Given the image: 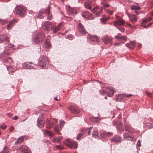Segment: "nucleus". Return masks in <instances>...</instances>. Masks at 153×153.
<instances>
[{
    "instance_id": "obj_1",
    "label": "nucleus",
    "mask_w": 153,
    "mask_h": 153,
    "mask_svg": "<svg viewBox=\"0 0 153 153\" xmlns=\"http://www.w3.org/2000/svg\"><path fill=\"white\" fill-rule=\"evenodd\" d=\"M38 62L39 65L40 66L41 68L42 69L45 68L49 64V62L47 57L44 55L40 56Z\"/></svg>"
},
{
    "instance_id": "obj_2",
    "label": "nucleus",
    "mask_w": 153,
    "mask_h": 153,
    "mask_svg": "<svg viewBox=\"0 0 153 153\" xmlns=\"http://www.w3.org/2000/svg\"><path fill=\"white\" fill-rule=\"evenodd\" d=\"M44 38L45 34L43 32L38 33L34 36L33 41L35 43L39 44L42 42Z\"/></svg>"
},
{
    "instance_id": "obj_3",
    "label": "nucleus",
    "mask_w": 153,
    "mask_h": 153,
    "mask_svg": "<svg viewBox=\"0 0 153 153\" xmlns=\"http://www.w3.org/2000/svg\"><path fill=\"white\" fill-rule=\"evenodd\" d=\"M16 13L20 16H24L26 14V9L25 7L22 5H19L16 7Z\"/></svg>"
},
{
    "instance_id": "obj_4",
    "label": "nucleus",
    "mask_w": 153,
    "mask_h": 153,
    "mask_svg": "<svg viewBox=\"0 0 153 153\" xmlns=\"http://www.w3.org/2000/svg\"><path fill=\"white\" fill-rule=\"evenodd\" d=\"M43 117V114H41L37 120V126L40 128L44 126V120Z\"/></svg>"
},
{
    "instance_id": "obj_5",
    "label": "nucleus",
    "mask_w": 153,
    "mask_h": 153,
    "mask_svg": "<svg viewBox=\"0 0 153 153\" xmlns=\"http://www.w3.org/2000/svg\"><path fill=\"white\" fill-rule=\"evenodd\" d=\"M65 144L71 149H75L77 147V143L75 142H70L69 139H66V142L65 143Z\"/></svg>"
},
{
    "instance_id": "obj_6",
    "label": "nucleus",
    "mask_w": 153,
    "mask_h": 153,
    "mask_svg": "<svg viewBox=\"0 0 153 153\" xmlns=\"http://www.w3.org/2000/svg\"><path fill=\"white\" fill-rule=\"evenodd\" d=\"M52 24L49 22H45L43 24L42 27L46 31H49L52 29Z\"/></svg>"
},
{
    "instance_id": "obj_7",
    "label": "nucleus",
    "mask_w": 153,
    "mask_h": 153,
    "mask_svg": "<svg viewBox=\"0 0 153 153\" xmlns=\"http://www.w3.org/2000/svg\"><path fill=\"white\" fill-rule=\"evenodd\" d=\"M91 11L94 13V15L97 17H98L100 16L101 14L102 10L101 8L99 9L98 7H94Z\"/></svg>"
},
{
    "instance_id": "obj_8",
    "label": "nucleus",
    "mask_w": 153,
    "mask_h": 153,
    "mask_svg": "<svg viewBox=\"0 0 153 153\" xmlns=\"http://www.w3.org/2000/svg\"><path fill=\"white\" fill-rule=\"evenodd\" d=\"M87 38L88 41L89 42H97L99 40L98 37L95 35L92 36L90 34H89L87 36Z\"/></svg>"
},
{
    "instance_id": "obj_9",
    "label": "nucleus",
    "mask_w": 153,
    "mask_h": 153,
    "mask_svg": "<svg viewBox=\"0 0 153 153\" xmlns=\"http://www.w3.org/2000/svg\"><path fill=\"white\" fill-rule=\"evenodd\" d=\"M125 23L124 21L120 19L114 21L113 23V25L117 27L118 26L123 25Z\"/></svg>"
},
{
    "instance_id": "obj_10",
    "label": "nucleus",
    "mask_w": 153,
    "mask_h": 153,
    "mask_svg": "<svg viewBox=\"0 0 153 153\" xmlns=\"http://www.w3.org/2000/svg\"><path fill=\"white\" fill-rule=\"evenodd\" d=\"M49 6H48V8H47L46 10H41L40 11V12L42 14H45V13H47L48 16V19L49 20H50L52 19V16L50 14V11H49Z\"/></svg>"
},
{
    "instance_id": "obj_11",
    "label": "nucleus",
    "mask_w": 153,
    "mask_h": 153,
    "mask_svg": "<svg viewBox=\"0 0 153 153\" xmlns=\"http://www.w3.org/2000/svg\"><path fill=\"white\" fill-rule=\"evenodd\" d=\"M5 41L7 42H9L8 37L5 34L0 35V43H2Z\"/></svg>"
},
{
    "instance_id": "obj_12",
    "label": "nucleus",
    "mask_w": 153,
    "mask_h": 153,
    "mask_svg": "<svg viewBox=\"0 0 153 153\" xmlns=\"http://www.w3.org/2000/svg\"><path fill=\"white\" fill-rule=\"evenodd\" d=\"M111 141L115 143H120L121 140L120 137L118 135H114L111 139Z\"/></svg>"
},
{
    "instance_id": "obj_13",
    "label": "nucleus",
    "mask_w": 153,
    "mask_h": 153,
    "mask_svg": "<svg viewBox=\"0 0 153 153\" xmlns=\"http://www.w3.org/2000/svg\"><path fill=\"white\" fill-rule=\"evenodd\" d=\"M22 153H30L28 147L26 146H22L19 149Z\"/></svg>"
},
{
    "instance_id": "obj_14",
    "label": "nucleus",
    "mask_w": 153,
    "mask_h": 153,
    "mask_svg": "<svg viewBox=\"0 0 153 153\" xmlns=\"http://www.w3.org/2000/svg\"><path fill=\"white\" fill-rule=\"evenodd\" d=\"M43 134L47 135L51 138L54 135V134L53 132H51L49 131L44 129H42Z\"/></svg>"
},
{
    "instance_id": "obj_15",
    "label": "nucleus",
    "mask_w": 153,
    "mask_h": 153,
    "mask_svg": "<svg viewBox=\"0 0 153 153\" xmlns=\"http://www.w3.org/2000/svg\"><path fill=\"white\" fill-rule=\"evenodd\" d=\"M112 133L111 132H103L101 133L99 138L109 137L112 135Z\"/></svg>"
},
{
    "instance_id": "obj_16",
    "label": "nucleus",
    "mask_w": 153,
    "mask_h": 153,
    "mask_svg": "<svg viewBox=\"0 0 153 153\" xmlns=\"http://www.w3.org/2000/svg\"><path fill=\"white\" fill-rule=\"evenodd\" d=\"M70 110L71 113L74 114L78 113L80 112L79 109L78 107L74 106H71Z\"/></svg>"
},
{
    "instance_id": "obj_17",
    "label": "nucleus",
    "mask_w": 153,
    "mask_h": 153,
    "mask_svg": "<svg viewBox=\"0 0 153 153\" xmlns=\"http://www.w3.org/2000/svg\"><path fill=\"white\" fill-rule=\"evenodd\" d=\"M78 28L79 31L81 33L83 34L86 33V30L82 24L80 23L78 24Z\"/></svg>"
},
{
    "instance_id": "obj_18",
    "label": "nucleus",
    "mask_w": 153,
    "mask_h": 153,
    "mask_svg": "<svg viewBox=\"0 0 153 153\" xmlns=\"http://www.w3.org/2000/svg\"><path fill=\"white\" fill-rule=\"evenodd\" d=\"M22 67L25 69H35L34 67L30 65L27 62L24 63L22 65Z\"/></svg>"
},
{
    "instance_id": "obj_19",
    "label": "nucleus",
    "mask_w": 153,
    "mask_h": 153,
    "mask_svg": "<svg viewBox=\"0 0 153 153\" xmlns=\"http://www.w3.org/2000/svg\"><path fill=\"white\" fill-rule=\"evenodd\" d=\"M128 17L130 21L133 22H135L137 19V16L134 14H128Z\"/></svg>"
},
{
    "instance_id": "obj_20",
    "label": "nucleus",
    "mask_w": 153,
    "mask_h": 153,
    "mask_svg": "<svg viewBox=\"0 0 153 153\" xmlns=\"http://www.w3.org/2000/svg\"><path fill=\"white\" fill-rule=\"evenodd\" d=\"M17 22V20L16 19L12 20L7 25V29L8 30H10L11 27L15 24L16 22Z\"/></svg>"
},
{
    "instance_id": "obj_21",
    "label": "nucleus",
    "mask_w": 153,
    "mask_h": 153,
    "mask_svg": "<svg viewBox=\"0 0 153 153\" xmlns=\"http://www.w3.org/2000/svg\"><path fill=\"white\" fill-rule=\"evenodd\" d=\"M123 137L124 139L126 140H133L134 139L132 137L130 136L128 133H125L123 134Z\"/></svg>"
},
{
    "instance_id": "obj_22",
    "label": "nucleus",
    "mask_w": 153,
    "mask_h": 153,
    "mask_svg": "<svg viewBox=\"0 0 153 153\" xmlns=\"http://www.w3.org/2000/svg\"><path fill=\"white\" fill-rule=\"evenodd\" d=\"M126 46L129 49H133L135 48V43L134 41H132L129 43L126 44Z\"/></svg>"
},
{
    "instance_id": "obj_23",
    "label": "nucleus",
    "mask_w": 153,
    "mask_h": 153,
    "mask_svg": "<svg viewBox=\"0 0 153 153\" xmlns=\"http://www.w3.org/2000/svg\"><path fill=\"white\" fill-rule=\"evenodd\" d=\"M84 5L85 7L89 10H91V3L90 1H87L85 2L84 3Z\"/></svg>"
},
{
    "instance_id": "obj_24",
    "label": "nucleus",
    "mask_w": 153,
    "mask_h": 153,
    "mask_svg": "<svg viewBox=\"0 0 153 153\" xmlns=\"http://www.w3.org/2000/svg\"><path fill=\"white\" fill-rule=\"evenodd\" d=\"M46 124L47 126V128H51L53 125V123H51L48 119H47L46 120Z\"/></svg>"
},
{
    "instance_id": "obj_25",
    "label": "nucleus",
    "mask_w": 153,
    "mask_h": 153,
    "mask_svg": "<svg viewBox=\"0 0 153 153\" xmlns=\"http://www.w3.org/2000/svg\"><path fill=\"white\" fill-rule=\"evenodd\" d=\"M102 40L104 44H107L110 42L111 40V39L108 37L105 36L102 38Z\"/></svg>"
},
{
    "instance_id": "obj_26",
    "label": "nucleus",
    "mask_w": 153,
    "mask_h": 153,
    "mask_svg": "<svg viewBox=\"0 0 153 153\" xmlns=\"http://www.w3.org/2000/svg\"><path fill=\"white\" fill-rule=\"evenodd\" d=\"M67 11H68L70 14L73 15L76 14L77 13L74 8L70 7H68Z\"/></svg>"
},
{
    "instance_id": "obj_27",
    "label": "nucleus",
    "mask_w": 153,
    "mask_h": 153,
    "mask_svg": "<svg viewBox=\"0 0 153 153\" xmlns=\"http://www.w3.org/2000/svg\"><path fill=\"white\" fill-rule=\"evenodd\" d=\"M125 130L126 131H128L131 132H133V130L130 125H125Z\"/></svg>"
},
{
    "instance_id": "obj_28",
    "label": "nucleus",
    "mask_w": 153,
    "mask_h": 153,
    "mask_svg": "<svg viewBox=\"0 0 153 153\" xmlns=\"http://www.w3.org/2000/svg\"><path fill=\"white\" fill-rule=\"evenodd\" d=\"M62 24H59L58 25L57 27H52V29L53 30L54 33H56L57 31L60 30V26Z\"/></svg>"
},
{
    "instance_id": "obj_29",
    "label": "nucleus",
    "mask_w": 153,
    "mask_h": 153,
    "mask_svg": "<svg viewBox=\"0 0 153 153\" xmlns=\"http://www.w3.org/2000/svg\"><path fill=\"white\" fill-rule=\"evenodd\" d=\"M62 139V137H56L54 138L53 140V142H54L59 143Z\"/></svg>"
},
{
    "instance_id": "obj_30",
    "label": "nucleus",
    "mask_w": 153,
    "mask_h": 153,
    "mask_svg": "<svg viewBox=\"0 0 153 153\" xmlns=\"http://www.w3.org/2000/svg\"><path fill=\"white\" fill-rule=\"evenodd\" d=\"M131 8L133 10H139L141 9V8L137 5H132L131 6Z\"/></svg>"
},
{
    "instance_id": "obj_31",
    "label": "nucleus",
    "mask_w": 153,
    "mask_h": 153,
    "mask_svg": "<svg viewBox=\"0 0 153 153\" xmlns=\"http://www.w3.org/2000/svg\"><path fill=\"white\" fill-rule=\"evenodd\" d=\"M0 153H10L9 150L7 147L5 146Z\"/></svg>"
},
{
    "instance_id": "obj_32",
    "label": "nucleus",
    "mask_w": 153,
    "mask_h": 153,
    "mask_svg": "<svg viewBox=\"0 0 153 153\" xmlns=\"http://www.w3.org/2000/svg\"><path fill=\"white\" fill-rule=\"evenodd\" d=\"M3 61L5 63H11L12 62L11 59L10 57H7L3 60Z\"/></svg>"
},
{
    "instance_id": "obj_33",
    "label": "nucleus",
    "mask_w": 153,
    "mask_h": 153,
    "mask_svg": "<svg viewBox=\"0 0 153 153\" xmlns=\"http://www.w3.org/2000/svg\"><path fill=\"white\" fill-rule=\"evenodd\" d=\"M24 139L22 137H21L19 138L16 141L15 143L16 144H20L22 143V141Z\"/></svg>"
},
{
    "instance_id": "obj_34",
    "label": "nucleus",
    "mask_w": 153,
    "mask_h": 153,
    "mask_svg": "<svg viewBox=\"0 0 153 153\" xmlns=\"http://www.w3.org/2000/svg\"><path fill=\"white\" fill-rule=\"evenodd\" d=\"M89 14V12L88 11H84L81 13L82 16L84 18L86 19L88 15Z\"/></svg>"
},
{
    "instance_id": "obj_35",
    "label": "nucleus",
    "mask_w": 153,
    "mask_h": 153,
    "mask_svg": "<svg viewBox=\"0 0 153 153\" xmlns=\"http://www.w3.org/2000/svg\"><path fill=\"white\" fill-rule=\"evenodd\" d=\"M92 137L96 138H98L99 137L98 136V133L97 131H94L93 132Z\"/></svg>"
},
{
    "instance_id": "obj_36",
    "label": "nucleus",
    "mask_w": 153,
    "mask_h": 153,
    "mask_svg": "<svg viewBox=\"0 0 153 153\" xmlns=\"http://www.w3.org/2000/svg\"><path fill=\"white\" fill-rule=\"evenodd\" d=\"M51 45L50 43V41L48 39H47L45 43V47L47 48H49Z\"/></svg>"
},
{
    "instance_id": "obj_37",
    "label": "nucleus",
    "mask_w": 153,
    "mask_h": 153,
    "mask_svg": "<svg viewBox=\"0 0 153 153\" xmlns=\"http://www.w3.org/2000/svg\"><path fill=\"white\" fill-rule=\"evenodd\" d=\"M61 129V127L58 124L57 125H56L54 128V130L56 132L59 131Z\"/></svg>"
},
{
    "instance_id": "obj_38",
    "label": "nucleus",
    "mask_w": 153,
    "mask_h": 153,
    "mask_svg": "<svg viewBox=\"0 0 153 153\" xmlns=\"http://www.w3.org/2000/svg\"><path fill=\"white\" fill-rule=\"evenodd\" d=\"M110 92H111V94H109L108 95V96H110V97L111 96H112L113 95V94H114V88H111V89H110Z\"/></svg>"
},
{
    "instance_id": "obj_39",
    "label": "nucleus",
    "mask_w": 153,
    "mask_h": 153,
    "mask_svg": "<svg viewBox=\"0 0 153 153\" xmlns=\"http://www.w3.org/2000/svg\"><path fill=\"white\" fill-rule=\"evenodd\" d=\"M151 19L152 18L151 17L147 18L143 20V23H145L151 20Z\"/></svg>"
},
{
    "instance_id": "obj_40",
    "label": "nucleus",
    "mask_w": 153,
    "mask_h": 153,
    "mask_svg": "<svg viewBox=\"0 0 153 153\" xmlns=\"http://www.w3.org/2000/svg\"><path fill=\"white\" fill-rule=\"evenodd\" d=\"M93 15L89 13V14L88 15V16H87L86 19H93Z\"/></svg>"
},
{
    "instance_id": "obj_41",
    "label": "nucleus",
    "mask_w": 153,
    "mask_h": 153,
    "mask_svg": "<svg viewBox=\"0 0 153 153\" xmlns=\"http://www.w3.org/2000/svg\"><path fill=\"white\" fill-rule=\"evenodd\" d=\"M109 6V4H104L103 6L101 8V9H102V10L103 9L105 10V8L108 7Z\"/></svg>"
},
{
    "instance_id": "obj_42",
    "label": "nucleus",
    "mask_w": 153,
    "mask_h": 153,
    "mask_svg": "<svg viewBox=\"0 0 153 153\" xmlns=\"http://www.w3.org/2000/svg\"><path fill=\"white\" fill-rule=\"evenodd\" d=\"M83 133H80L76 137V139L78 140H80L81 139V136L83 135Z\"/></svg>"
},
{
    "instance_id": "obj_43",
    "label": "nucleus",
    "mask_w": 153,
    "mask_h": 153,
    "mask_svg": "<svg viewBox=\"0 0 153 153\" xmlns=\"http://www.w3.org/2000/svg\"><path fill=\"white\" fill-rule=\"evenodd\" d=\"M118 97H117L116 99L117 101H120L122 98L123 96L121 94H119L118 95Z\"/></svg>"
},
{
    "instance_id": "obj_44",
    "label": "nucleus",
    "mask_w": 153,
    "mask_h": 153,
    "mask_svg": "<svg viewBox=\"0 0 153 153\" xmlns=\"http://www.w3.org/2000/svg\"><path fill=\"white\" fill-rule=\"evenodd\" d=\"M66 38H68L69 39H73L74 37L71 34L68 35L66 36Z\"/></svg>"
},
{
    "instance_id": "obj_45",
    "label": "nucleus",
    "mask_w": 153,
    "mask_h": 153,
    "mask_svg": "<svg viewBox=\"0 0 153 153\" xmlns=\"http://www.w3.org/2000/svg\"><path fill=\"white\" fill-rule=\"evenodd\" d=\"M141 144L140 142V140H138L137 142V148L140 147L141 146Z\"/></svg>"
},
{
    "instance_id": "obj_46",
    "label": "nucleus",
    "mask_w": 153,
    "mask_h": 153,
    "mask_svg": "<svg viewBox=\"0 0 153 153\" xmlns=\"http://www.w3.org/2000/svg\"><path fill=\"white\" fill-rule=\"evenodd\" d=\"M114 46H119L121 45V42H116L114 43L113 44Z\"/></svg>"
},
{
    "instance_id": "obj_47",
    "label": "nucleus",
    "mask_w": 153,
    "mask_h": 153,
    "mask_svg": "<svg viewBox=\"0 0 153 153\" xmlns=\"http://www.w3.org/2000/svg\"><path fill=\"white\" fill-rule=\"evenodd\" d=\"M127 37L125 36H121L120 40H125L127 39Z\"/></svg>"
},
{
    "instance_id": "obj_48",
    "label": "nucleus",
    "mask_w": 153,
    "mask_h": 153,
    "mask_svg": "<svg viewBox=\"0 0 153 153\" xmlns=\"http://www.w3.org/2000/svg\"><path fill=\"white\" fill-rule=\"evenodd\" d=\"M117 28L122 32H124L125 31V29L123 27L120 28L118 27H117Z\"/></svg>"
},
{
    "instance_id": "obj_49",
    "label": "nucleus",
    "mask_w": 153,
    "mask_h": 153,
    "mask_svg": "<svg viewBox=\"0 0 153 153\" xmlns=\"http://www.w3.org/2000/svg\"><path fill=\"white\" fill-rule=\"evenodd\" d=\"M6 127L7 126L4 124H3L1 125V128L3 129H5Z\"/></svg>"
},
{
    "instance_id": "obj_50",
    "label": "nucleus",
    "mask_w": 153,
    "mask_h": 153,
    "mask_svg": "<svg viewBox=\"0 0 153 153\" xmlns=\"http://www.w3.org/2000/svg\"><path fill=\"white\" fill-rule=\"evenodd\" d=\"M14 46V45L12 44H9L8 45V48L10 49L11 48H12Z\"/></svg>"
},
{
    "instance_id": "obj_51",
    "label": "nucleus",
    "mask_w": 153,
    "mask_h": 153,
    "mask_svg": "<svg viewBox=\"0 0 153 153\" xmlns=\"http://www.w3.org/2000/svg\"><path fill=\"white\" fill-rule=\"evenodd\" d=\"M146 125L147 126H149V128H153V124H150L149 123H147Z\"/></svg>"
},
{
    "instance_id": "obj_52",
    "label": "nucleus",
    "mask_w": 153,
    "mask_h": 153,
    "mask_svg": "<svg viewBox=\"0 0 153 153\" xmlns=\"http://www.w3.org/2000/svg\"><path fill=\"white\" fill-rule=\"evenodd\" d=\"M56 147L57 149H63V147L60 145H57L56 146Z\"/></svg>"
},
{
    "instance_id": "obj_53",
    "label": "nucleus",
    "mask_w": 153,
    "mask_h": 153,
    "mask_svg": "<svg viewBox=\"0 0 153 153\" xmlns=\"http://www.w3.org/2000/svg\"><path fill=\"white\" fill-rule=\"evenodd\" d=\"M38 17L40 19H42L43 17V16H42L40 13H39L38 14Z\"/></svg>"
},
{
    "instance_id": "obj_54",
    "label": "nucleus",
    "mask_w": 153,
    "mask_h": 153,
    "mask_svg": "<svg viewBox=\"0 0 153 153\" xmlns=\"http://www.w3.org/2000/svg\"><path fill=\"white\" fill-rule=\"evenodd\" d=\"M7 68L8 71H11L12 70V67L11 66L8 67L7 66Z\"/></svg>"
},
{
    "instance_id": "obj_55",
    "label": "nucleus",
    "mask_w": 153,
    "mask_h": 153,
    "mask_svg": "<svg viewBox=\"0 0 153 153\" xmlns=\"http://www.w3.org/2000/svg\"><path fill=\"white\" fill-rule=\"evenodd\" d=\"M107 11L110 15H112V14L113 12L112 11L110 10H107Z\"/></svg>"
},
{
    "instance_id": "obj_56",
    "label": "nucleus",
    "mask_w": 153,
    "mask_h": 153,
    "mask_svg": "<svg viewBox=\"0 0 153 153\" xmlns=\"http://www.w3.org/2000/svg\"><path fill=\"white\" fill-rule=\"evenodd\" d=\"M0 22H1L2 24H4V23H6L7 22V21L6 20H1V19H0Z\"/></svg>"
},
{
    "instance_id": "obj_57",
    "label": "nucleus",
    "mask_w": 153,
    "mask_h": 153,
    "mask_svg": "<svg viewBox=\"0 0 153 153\" xmlns=\"http://www.w3.org/2000/svg\"><path fill=\"white\" fill-rule=\"evenodd\" d=\"M114 125H120L121 123L119 121H116L114 122Z\"/></svg>"
},
{
    "instance_id": "obj_58",
    "label": "nucleus",
    "mask_w": 153,
    "mask_h": 153,
    "mask_svg": "<svg viewBox=\"0 0 153 153\" xmlns=\"http://www.w3.org/2000/svg\"><path fill=\"white\" fill-rule=\"evenodd\" d=\"M64 122H63L60 121V126L61 127L64 126Z\"/></svg>"
},
{
    "instance_id": "obj_59",
    "label": "nucleus",
    "mask_w": 153,
    "mask_h": 153,
    "mask_svg": "<svg viewBox=\"0 0 153 153\" xmlns=\"http://www.w3.org/2000/svg\"><path fill=\"white\" fill-rule=\"evenodd\" d=\"M114 37L115 38H117V39H118L119 40H120V38H121V36H118V35H117V36H114Z\"/></svg>"
},
{
    "instance_id": "obj_60",
    "label": "nucleus",
    "mask_w": 153,
    "mask_h": 153,
    "mask_svg": "<svg viewBox=\"0 0 153 153\" xmlns=\"http://www.w3.org/2000/svg\"><path fill=\"white\" fill-rule=\"evenodd\" d=\"M134 12L136 13V14L137 15H138L139 14H140V13H141V11H136V10H135L134 11Z\"/></svg>"
},
{
    "instance_id": "obj_61",
    "label": "nucleus",
    "mask_w": 153,
    "mask_h": 153,
    "mask_svg": "<svg viewBox=\"0 0 153 153\" xmlns=\"http://www.w3.org/2000/svg\"><path fill=\"white\" fill-rule=\"evenodd\" d=\"M132 96V95L131 94H125L124 95L125 97H131V96Z\"/></svg>"
},
{
    "instance_id": "obj_62",
    "label": "nucleus",
    "mask_w": 153,
    "mask_h": 153,
    "mask_svg": "<svg viewBox=\"0 0 153 153\" xmlns=\"http://www.w3.org/2000/svg\"><path fill=\"white\" fill-rule=\"evenodd\" d=\"M18 117L17 116H14L13 117L12 119L14 120H16L18 119Z\"/></svg>"
},
{
    "instance_id": "obj_63",
    "label": "nucleus",
    "mask_w": 153,
    "mask_h": 153,
    "mask_svg": "<svg viewBox=\"0 0 153 153\" xmlns=\"http://www.w3.org/2000/svg\"><path fill=\"white\" fill-rule=\"evenodd\" d=\"M105 93V91L103 90H102V91L100 92V94H104Z\"/></svg>"
},
{
    "instance_id": "obj_64",
    "label": "nucleus",
    "mask_w": 153,
    "mask_h": 153,
    "mask_svg": "<svg viewBox=\"0 0 153 153\" xmlns=\"http://www.w3.org/2000/svg\"><path fill=\"white\" fill-rule=\"evenodd\" d=\"M91 131H90V130H88V135H90L91 134Z\"/></svg>"
}]
</instances>
